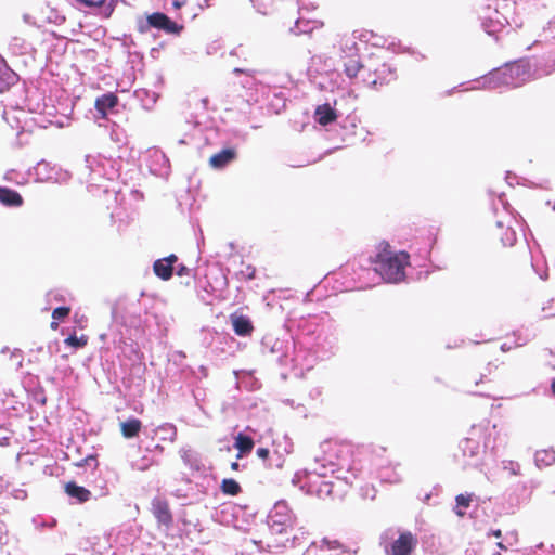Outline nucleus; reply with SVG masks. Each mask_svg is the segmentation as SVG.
<instances>
[{
    "instance_id": "45",
    "label": "nucleus",
    "mask_w": 555,
    "mask_h": 555,
    "mask_svg": "<svg viewBox=\"0 0 555 555\" xmlns=\"http://www.w3.org/2000/svg\"><path fill=\"white\" fill-rule=\"evenodd\" d=\"M70 312V308L68 307H57L53 310L52 312V318L54 320H63L64 318H66Z\"/></svg>"
},
{
    "instance_id": "61",
    "label": "nucleus",
    "mask_w": 555,
    "mask_h": 555,
    "mask_svg": "<svg viewBox=\"0 0 555 555\" xmlns=\"http://www.w3.org/2000/svg\"><path fill=\"white\" fill-rule=\"evenodd\" d=\"M467 392L473 393V395H478V396H482L483 395L482 392L475 391V390H472V389H468Z\"/></svg>"
},
{
    "instance_id": "26",
    "label": "nucleus",
    "mask_w": 555,
    "mask_h": 555,
    "mask_svg": "<svg viewBox=\"0 0 555 555\" xmlns=\"http://www.w3.org/2000/svg\"><path fill=\"white\" fill-rule=\"evenodd\" d=\"M17 80L16 74L7 65L0 56V93L8 90Z\"/></svg>"
},
{
    "instance_id": "62",
    "label": "nucleus",
    "mask_w": 555,
    "mask_h": 555,
    "mask_svg": "<svg viewBox=\"0 0 555 555\" xmlns=\"http://www.w3.org/2000/svg\"><path fill=\"white\" fill-rule=\"evenodd\" d=\"M210 1H211V0H204V4H203V5H201V7H202V8H204V7H205V8L210 7Z\"/></svg>"
},
{
    "instance_id": "28",
    "label": "nucleus",
    "mask_w": 555,
    "mask_h": 555,
    "mask_svg": "<svg viewBox=\"0 0 555 555\" xmlns=\"http://www.w3.org/2000/svg\"><path fill=\"white\" fill-rule=\"evenodd\" d=\"M232 326L235 334L240 336L250 335L254 326L250 319L246 315H232Z\"/></svg>"
},
{
    "instance_id": "55",
    "label": "nucleus",
    "mask_w": 555,
    "mask_h": 555,
    "mask_svg": "<svg viewBox=\"0 0 555 555\" xmlns=\"http://www.w3.org/2000/svg\"><path fill=\"white\" fill-rule=\"evenodd\" d=\"M183 4H184V2H183V1H179V0H175V1L172 2V5H173L175 8H177V9L181 8Z\"/></svg>"
},
{
    "instance_id": "42",
    "label": "nucleus",
    "mask_w": 555,
    "mask_h": 555,
    "mask_svg": "<svg viewBox=\"0 0 555 555\" xmlns=\"http://www.w3.org/2000/svg\"><path fill=\"white\" fill-rule=\"evenodd\" d=\"M284 463H285V459L283 456H281L276 451L275 449L270 453V456H269V460L266 464L267 467H270V468H278V469H281L283 468L284 466Z\"/></svg>"
},
{
    "instance_id": "11",
    "label": "nucleus",
    "mask_w": 555,
    "mask_h": 555,
    "mask_svg": "<svg viewBox=\"0 0 555 555\" xmlns=\"http://www.w3.org/2000/svg\"><path fill=\"white\" fill-rule=\"evenodd\" d=\"M169 493L185 505L198 501L199 494H204L205 491H197L190 478H182L181 485L171 486Z\"/></svg>"
},
{
    "instance_id": "23",
    "label": "nucleus",
    "mask_w": 555,
    "mask_h": 555,
    "mask_svg": "<svg viewBox=\"0 0 555 555\" xmlns=\"http://www.w3.org/2000/svg\"><path fill=\"white\" fill-rule=\"evenodd\" d=\"M54 167L42 159L29 170V173L35 176L37 182H47L54 179Z\"/></svg>"
},
{
    "instance_id": "49",
    "label": "nucleus",
    "mask_w": 555,
    "mask_h": 555,
    "mask_svg": "<svg viewBox=\"0 0 555 555\" xmlns=\"http://www.w3.org/2000/svg\"><path fill=\"white\" fill-rule=\"evenodd\" d=\"M270 453H271V451L267 448H258L256 451V454L258 455V457L262 459L266 464L269 460Z\"/></svg>"
},
{
    "instance_id": "48",
    "label": "nucleus",
    "mask_w": 555,
    "mask_h": 555,
    "mask_svg": "<svg viewBox=\"0 0 555 555\" xmlns=\"http://www.w3.org/2000/svg\"><path fill=\"white\" fill-rule=\"evenodd\" d=\"M12 496L16 500L23 501L27 498V492L22 488H16L12 491Z\"/></svg>"
},
{
    "instance_id": "19",
    "label": "nucleus",
    "mask_w": 555,
    "mask_h": 555,
    "mask_svg": "<svg viewBox=\"0 0 555 555\" xmlns=\"http://www.w3.org/2000/svg\"><path fill=\"white\" fill-rule=\"evenodd\" d=\"M237 157V152L235 147H227L221 150L220 152L214 154L209 158V165L211 168L220 170L225 168L229 164L234 162Z\"/></svg>"
},
{
    "instance_id": "46",
    "label": "nucleus",
    "mask_w": 555,
    "mask_h": 555,
    "mask_svg": "<svg viewBox=\"0 0 555 555\" xmlns=\"http://www.w3.org/2000/svg\"><path fill=\"white\" fill-rule=\"evenodd\" d=\"M11 360L14 361L16 370L23 365V353L20 349H14L10 356Z\"/></svg>"
},
{
    "instance_id": "43",
    "label": "nucleus",
    "mask_w": 555,
    "mask_h": 555,
    "mask_svg": "<svg viewBox=\"0 0 555 555\" xmlns=\"http://www.w3.org/2000/svg\"><path fill=\"white\" fill-rule=\"evenodd\" d=\"M151 465H152V460L146 456L142 457L140 461H133L131 463V466L133 469L142 470V472L147 469Z\"/></svg>"
},
{
    "instance_id": "40",
    "label": "nucleus",
    "mask_w": 555,
    "mask_h": 555,
    "mask_svg": "<svg viewBox=\"0 0 555 555\" xmlns=\"http://www.w3.org/2000/svg\"><path fill=\"white\" fill-rule=\"evenodd\" d=\"M183 29L182 25L173 22L166 15V21L163 22L160 30H164L167 34L179 35Z\"/></svg>"
},
{
    "instance_id": "27",
    "label": "nucleus",
    "mask_w": 555,
    "mask_h": 555,
    "mask_svg": "<svg viewBox=\"0 0 555 555\" xmlns=\"http://www.w3.org/2000/svg\"><path fill=\"white\" fill-rule=\"evenodd\" d=\"M435 242L436 238L433 237L431 235H428L422 238V241L416 242L412 246V250L421 260H427L430 256Z\"/></svg>"
},
{
    "instance_id": "4",
    "label": "nucleus",
    "mask_w": 555,
    "mask_h": 555,
    "mask_svg": "<svg viewBox=\"0 0 555 555\" xmlns=\"http://www.w3.org/2000/svg\"><path fill=\"white\" fill-rule=\"evenodd\" d=\"M261 351L275 357L279 364L284 367L301 371L313 367V359L307 357L305 348H297L289 339H280L272 334H266L261 340Z\"/></svg>"
},
{
    "instance_id": "21",
    "label": "nucleus",
    "mask_w": 555,
    "mask_h": 555,
    "mask_svg": "<svg viewBox=\"0 0 555 555\" xmlns=\"http://www.w3.org/2000/svg\"><path fill=\"white\" fill-rule=\"evenodd\" d=\"M65 493L73 500V503H85L88 502L92 493L87 488L77 485L75 481H69L65 485Z\"/></svg>"
},
{
    "instance_id": "57",
    "label": "nucleus",
    "mask_w": 555,
    "mask_h": 555,
    "mask_svg": "<svg viewBox=\"0 0 555 555\" xmlns=\"http://www.w3.org/2000/svg\"><path fill=\"white\" fill-rule=\"evenodd\" d=\"M231 468H232L233 470H238V469H240V464H238L237 462H233V463L231 464Z\"/></svg>"
},
{
    "instance_id": "5",
    "label": "nucleus",
    "mask_w": 555,
    "mask_h": 555,
    "mask_svg": "<svg viewBox=\"0 0 555 555\" xmlns=\"http://www.w3.org/2000/svg\"><path fill=\"white\" fill-rule=\"evenodd\" d=\"M530 75L531 66L527 60H518L512 63H506L504 66L488 73V87L517 88L528 81Z\"/></svg>"
},
{
    "instance_id": "20",
    "label": "nucleus",
    "mask_w": 555,
    "mask_h": 555,
    "mask_svg": "<svg viewBox=\"0 0 555 555\" xmlns=\"http://www.w3.org/2000/svg\"><path fill=\"white\" fill-rule=\"evenodd\" d=\"M178 261L176 255L158 259L153 264L154 273L162 280L166 281L172 276L173 264Z\"/></svg>"
},
{
    "instance_id": "18",
    "label": "nucleus",
    "mask_w": 555,
    "mask_h": 555,
    "mask_svg": "<svg viewBox=\"0 0 555 555\" xmlns=\"http://www.w3.org/2000/svg\"><path fill=\"white\" fill-rule=\"evenodd\" d=\"M152 512L154 517L160 525L169 527L173 522L172 514L169 504L165 499L154 498L152 501Z\"/></svg>"
},
{
    "instance_id": "15",
    "label": "nucleus",
    "mask_w": 555,
    "mask_h": 555,
    "mask_svg": "<svg viewBox=\"0 0 555 555\" xmlns=\"http://www.w3.org/2000/svg\"><path fill=\"white\" fill-rule=\"evenodd\" d=\"M490 241L493 248L513 246L516 235L512 228L503 227L501 222H498L495 228L491 230Z\"/></svg>"
},
{
    "instance_id": "64",
    "label": "nucleus",
    "mask_w": 555,
    "mask_h": 555,
    "mask_svg": "<svg viewBox=\"0 0 555 555\" xmlns=\"http://www.w3.org/2000/svg\"><path fill=\"white\" fill-rule=\"evenodd\" d=\"M238 138H240L242 141H245V139H246V134H245V133H241V134H238Z\"/></svg>"
},
{
    "instance_id": "60",
    "label": "nucleus",
    "mask_w": 555,
    "mask_h": 555,
    "mask_svg": "<svg viewBox=\"0 0 555 555\" xmlns=\"http://www.w3.org/2000/svg\"><path fill=\"white\" fill-rule=\"evenodd\" d=\"M283 402H284L285 404H287V405L294 406V400H292V399H286V400H284Z\"/></svg>"
},
{
    "instance_id": "37",
    "label": "nucleus",
    "mask_w": 555,
    "mask_h": 555,
    "mask_svg": "<svg viewBox=\"0 0 555 555\" xmlns=\"http://www.w3.org/2000/svg\"><path fill=\"white\" fill-rule=\"evenodd\" d=\"M319 547L323 552H330L327 555H334L332 552H335L336 555L344 552L343 545L338 541H331L326 538L321 541Z\"/></svg>"
},
{
    "instance_id": "58",
    "label": "nucleus",
    "mask_w": 555,
    "mask_h": 555,
    "mask_svg": "<svg viewBox=\"0 0 555 555\" xmlns=\"http://www.w3.org/2000/svg\"><path fill=\"white\" fill-rule=\"evenodd\" d=\"M285 542H289V538H286L284 541L278 542L276 546H286Z\"/></svg>"
},
{
    "instance_id": "50",
    "label": "nucleus",
    "mask_w": 555,
    "mask_h": 555,
    "mask_svg": "<svg viewBox=\"0 0 555 555\" xmlns=\"http://www.w3.org/2000/svg\"><path fill=\"white\" fill-rule=\"evenodd\" d=\"M255 268L251 266H247L246 270L241 271V273L244 275L245 279L251 280L255 276Z\"/></svg>"
},
{
    "instance_id": "35",
    "label": "nucleus",
    "mask_w": 555,
    "mask_h": 555,
    "mask_svg": "<svg viewBox=\"0 0 555 555\" xmlns=\"http://www.w3.org/2000/svg\"><path fill=\"white\" fill-rule=\"evenodd\" d=\"M254 447V441L250 437L238 434L235 438V448L240 451L237 457H241L243 454L251 451Z\"/></svg>"
},
{
    "instance_id": "17",
    "label": "nucleus",
    "mask_w": 555,
    "mask_h": 555,
    "mask_svg": "<svg viewBox=\"0 0 555 555\" xmlns=\"http://www.w3.org/2000/svg\"><path fill=\"white\" fill-rule=\"evenodd\" d=\"M118 98L112 92H107L95 100L96 116L108 118L109 115L117 112Z\"/></svg>"
},
{
    "instance_id": "24",
    "label": "nucleus",
    "mask_w": 555,
    "mask_h": 555,
    "mask_svg": "<svg viewBox=\"0 0 555 555\" xmlns=\"http://www.w3.org/2000/svg\"><path fill=\"white\" fill-rule=\"evenodd\" d=\"M336 118V109L330 103L319 105L314 111V120L322 126L332 124Z\"/></svg>"
},
{
    "instance_id": "47",
    "label": "nucleus",
    "mask_w": 555,
    "mask_h": 555,
    "mask_svg": "<svg viewBox=\"0 0 555 555\" xmlns=\"http://www.w3.org/2000/svg\"><path fill=\"white\" fill-rule=\"evenodd\" d=\"M485 77H481L477 80H474V81H470V82H466V83H463L462 86L464 85H468L467 88H465L464 90H468V89H481L483 88L485 86V80H483Z\"/></svg>"
},
{
    "instance_id": "52",
    "label": "nucleus",
    "mask_w": 555,
    "mask_h": 555,
    "mask_svg": "<svg viewBox=\"0 0 555 555\" xmlns=\"http://www.w3.org/2000/svg\"><path fill=\"white\" fill-rule=\"evenodd\" d=\"M190 269L188 267H185L184 264H179L176 269V273L177 275L179 276H183V275H189L190 274Z\"/></svg>"
},
{
    "instance_id": "38",
    "label": "nucleus",
    "mask_w": 555,
    "mask_h": 555,
    "mask_svg": "<svg viewBox=\"0 0 555 555\" xmlns=\"http://www.w3.org/2000/svg\"><path fill=\"white\" fill-rule=\"evenodd\" d=\"M275 451L285 459L286 455L293 452V442L289 438L284 436L282 440L275 441Z\"/></svg>"
},
{
    "instance_id": "53",
    "label": "nucleus",
    "mask_w": 555,
    "mask_h": 555,
    "mask_svg": "<svg viewBox=\"0 0 555 555\" xmlns=\"http://www.w3.org/2000/svg\"><path fill=\"white\" fill-rule=\"evenodd\" d=\"M198 374L201 377H207V375H208L207 369L204 365H201L198 367Z\"/></svg>"
},
{
    "instance_id": "7",
    "label": "nucleus",
    "mask_w": 555,
    "mask_h": 555,
    "mask_svg": "<svg viewBox=\"0 0 555 555\" xmlns=\"http://www.w3.org/2000/svg\"><path fill=\"white\" fill-rule=\"evenodd\" d=\"M115 171L111 159L101 155H87L83 160L82 175L90 185L103 186L102 181L113 179Z\"/></svg>"
},
{
    "instance_id": "29",
    "label": "nucleus",
    "mask_w": 555,
    "mask_h": 555,
    "mask_svg": "<svg viewBox=\"0 0 555 555\" xmlns=\"http://www.w3.org/2000/svg\"><path fill=\"white\" fill-rule=\"evenodd\" d=\"M322 24L315 20H305L299 17L293 27L289 28V33L294 35L309 34L313 29L321 27Z\"/></svg>"
},
{
    "instance_id": "56",
    "label": "nucleus",
    "mask_w": 555,
    "mask_h": 555,
    "mask_svg": "<svg viewBox=\"0 0 555 555\" xmlns=\"http://www.w3.org/2000/svg\"><path fill=\"white\" fill-rule=\"evenodd\" d=\"M298 540H299V539H298V537H297V535H293L291 545H292L293 547L297 546V545H298V543H297V541H298Z\"/></svg>"
},
{
    "instance_id": "30",
    "label": "nucleus",
    "mask_w": 555,
    "mask_h": 555,
    "mask_svg": "<svg viewBox=\"0 0 555 555\" xmlns=\"http://www.w3.org/2000/svg\"><path fill=\"white\" fill-rule=\"evenodd\" d=\"M534 461L539 468L548 467L555 463V451L553 449L538 450Z\"/></svg>"
},
{
    "instance_id": "63",
    "label": "nucleus",
    "mask_w": 555,
    "mask_h": 555,
    "mask_svg": "<svg viewBox=\"0 0 555 555\" xmlns=\"http://www.w3.org/2000/svg\"><path fill=\"white\" fill-rule=\"evenodd\" d=\"M322 56H313L312 57V64H315L318 60H321Z\"/></svg>"
},
{
    "instance_id": "39",
    "label": "nucleus",
    "mask_w": 555,
    "mask_h": 555,
    "mask_svg": "<svg viewBox=\"0 0 555 555\" xmlns=\"http://www.w3.org/2000/svg\"><path fill=\"white\" fill-rule=\"evenodd\" d=\"M379 478L383 482L396 483L401 480L400 475L395 468L384 467L379 470Z\"/></svg>"
},
{
    "instance_id": "31",
    "label": "nucleus",
    "mask_w": 555,
    "mask_h": 555,
    "mask_svg": "<svg viewBox=\"0 0 555 555\" xmlns=\"http://www.w3.org/2000/svg\"><path fill=\"white\" fill-rule=\"evenodd\" d=\"M155 434L162 441H175L177 437V428L170 423H165L155 429Z\"/></svg>"
},
{
    "instance_id": "2",
    "label": "nucleus",
    "mask_w": 555,
    "mask_h": 555,
    "mask_svg": "<svg viewBox=\"0 0 555 555\" xmlns=\"http://www.w3.org/2000/svg\"><path fill=\"white\" fill-rule=\"evenodd\" d=\"M285 325L288 330H297L302 344L308 348L305 349L306 354L313 359V364L318 360L331 358L338 350L337 326L328 312L297 315L293 311L288 314Z\"/></svg>"
},
{
    "instance_id": "14",
    "label": "nucleus",
    "mask_w": 555,
    "mask_h": 555,
    "mask_svg": "<svg viewBox=\"0 0 555 555\" xmlns=\"http://www.w3.org/2000/svg\"><path fill=\"white\" fill-rule=\"evenodd\" d=\"M396 79V70L388 64H382L375 68L372 73L369 69L367 76H363V81L373 87L378 88L384 85H388L390 81Z\"/></svg>"
},
{
    "instance_id": "3",
    "label": "nucleus",
    "mask_w": 555,
    "mask_h": 555,
    "mask_svg": "<svg viewBox=\"0 0 555 555\" xmlns=\"http://www.w3.org/2000/svg\"><path fill=\"white\" fill-rule=\"evenodd\" d=\"M409 254L405 251L396 253L388 243H382L374 258H369V263L373 268L360 267L358 273V283L360 288H366L372 285L366 281L370 275L380 278L388 283H399L405 278V267L409 263Z\"/></svg>"
},
{
    "instance_id": "16",
    "label": "nucleus",
    "mask_w": 555,
    "mask_h": 555,
    "mask_svg": "<svg viewBox=\"0 0 555 555\" xmlns=\"http://www.w3.org/2000/svg\"><path fill=\"white\" fill-rule=\"evenodd\" d=\"M415 545L413 535L404 532L390 544H385V552L388 555H409Z\"/></svg>"
},
{
    "instance_id": "10",
    "label": "nucleus",
    "mask_w": 555,
    "mask_h": 555,
    "mask_svg": "<svg viewBox=\"0 0 555 555\" xmlns=\"http://www.w3.org/2000/svg\"><path fill=\"white\" fill-rule=\"evenodd\" d=\"M482 439L483 447H486L485 427L482 425H473L469 431V436L463 439L460 443V449L464 457H468L466 465L477 466L478 455L480 450V441L476 439Z\"/></svg>"
},
{
    "instance_id": "59",
    "label": "nucleus",
    "mask_w": 555,
    "mask_h": 555,
    "mask_svg": "<svg viewBox=\"0 0 555 555\" xmlns=\"http://www.w3.org/2000/svg\"><path fill=\"white\" fill-rule=\"evenodd\" d=\"M551 391H552L553 396L555 397V378L551 383Z\"/></svg>"
},
{
    "instance_id": "54",
    "label": "nucleus",
    "mask_w": 555,
    "mask_h": 555,
    "mask_svg": "<svg viewBox=\"0 0 555 555\" xmlns=\"http://www.w3.org/2000/svg\"><path fill=\"white\" fill-rule=\"evenodd\" d=\"M364 496H370L371 499L375 498V491L374 489H367V491L363 494Z\"/></svg>"
},
{
    "instance_id": "34",
    "label": "nucleus",
    "mask_w": 555,
    "mask_h": 555,
    "mask_svg": "<svg viewBox=\"0 0 555 555\" xmlns=\"http://www.w3.org/2000/svg\"><path fill=\"white\" fill-rule=\"evenodd\" d=\"M135 96L142 102L145 109H151L157 101V94L146 89L137 90Z\"/></svg>"
},
{
    "instance_id": "22",
    "label": "nucleus",
    "mask_w": 555,
    "mask_h": 555,
    "mask_svg": "<svg viewBox=\"0 0 555 555\" xmlns=\"http://www.w3.org/2000/svg\"><path fill=\"white\" fill-rule=\"evenodd\" d=\"M166 21V14L162 12H155L146 16L145 20H138V30L142 34L150 31L151 28H162L163 22Z\"/></svg>"
},
{
    "instance_id": "33",
    "label": "nucleus",
    "mask_w": 555,
    "mask_h": 555,
    "mask_svg": "<svg viewBox=\"0 0 555 555\" xmlns=\"http://www.w3.org/2000/svg\"><path fill=\"white\" fill-rule=\"evenodd\" d=\"M141 421L138 418H130L121 423V433L126 438L135 437L141 429Z\"/></svg>"
},
{
    "instance_id": "9",
    "label": "nucleus",
    "mask_w": 555,
    "mask_h": 555,
    "mask_svg": "<svg viewBox=\"0 0 555 555\" xmlns=\"http://www.w3.org/2000/svg\"><path fill=\"white\" fill-rule=\"evenodd\" d=\"M146 313L145 307L140 299H128L119 302L113 310V318L127 327H137L142 322V315Z\"/></svg>"
},
{
    "instance_id": "6",
    "label": "nucleus",
    "mask_w": 555,
    "mask_h": 555,
    "mask_svg": "<svg viewBox=\"0 0 555 555\" xmlns=\"http://www.w3.org/2000/svg\"><path fill=\"white\" fill-rule=\"evenodd\" d=\"M356 38H359L362 42H370L374 46L380 44V38H377L372 31H353L351 37H347L341 43V57L344 60V72L348 78L352 79L357 77L358 73L364 69V66L359 60V47L356 42Z\"/></svg>"
},
{
    "instance_id": "13",
    "label": "nucleus",
    "mask_w": 555,
    "mask_h": 555,
    "mask_svg": "<svg viewBox=\"0 0 555 555\" xmlns=\"http://www.w3.org/2000/svg\"><path fill=\"white\" fill-rule=\"evenodd\" d=\"M146 166L150 172L157 177H167L170 172L169 159L166 154L158 149L149 151Z\"/></svg>"
},
{
    "instance_id": "12",
    "label": "nucleus",
    "mask_w": 555,
    "mask_h": 555,
    "mask_svg": "<svg viewBox=\"0 0 555 555\" xmlns=\"http://www.w3.org/2000/svg\"><path fill=\"white\" fill-rule=\"evenodd\" d=\"M179 454L184 465L189 467L192 474H198L207 478V472L209 468L207 467L203 456L197 451L190 447H182Z\"/></svg>"
},
{
    "instance_id": "41",
    "label": "nucleus",
    "mask_w": 555,
    "mask_h": 555,
    "mask_svg": "<svg viewBox=\"0 0 555 555\" xmlns=\"http://www.w3.org/2000/svg\"><path fill=\"white\" fill-rule=\"evenodd\" d=\"M3 179L7 182H11V183H15V184H24L27 181V179L23 175H21L18 171H16L15 169L7 170L3 176Z\"/></svg>"
},
{
    "instance_id": "8",
    "label": "nucleus",
    "mask_w": 555,
    "mask_h": 555,
    "mask_svg": "<svg viewBox=\"0 0 555 555\" xmlns=\"http://www.w3.org/2000/svg\"><path fill=\"white\" fill-rule=\"evenodd\" d=\"M294 524L295 516L285 501L275 503L267 517V525L272 535L288 534Z\"/></svg>"
},
{
    "instance_id": "25",
    "label": "nucleus",
    "mask_w": 555,
    "mask_h": 555,
    "mask_svg": "<svg viewBox=\"0 0 555 555\" xmlns=\"http://www.w3.org/2000/svg\"><path fill=\"white\" fill-rule=\"evenodd\" d=\"M0 203L5 207H21L24 203L22 195L7 186H0Z\"/></svg>"
},
{
    "instance_id": "36",
    "label": "nucleus",
    "mask_w": 555,
    "mask_h": 555,
    "mask_svg": "<svg viewBox=\"0 0 555 555\" xmlns=\"http://www.w3.org/2000/svg\"><path fill=\"white\" fill-rule=\"evenodd\" d=\"M241 490L242 489H241L240 483L232 478L223 479L221 482V491L224 494L237 495L241 492Z\"/></svg>"
},
{
    "instance_id": "51",
    "label": "nucleus",
    "mask_w": 555,
    "mask_h": 555,
    "mask_svg": "<svg viewBox=\"0 0 555 555\" xmlns=\"http://www.w3.org/2000/svg\"><path fill=\"white\" fill-rule=\"evenodd\" d=\"M79 466L86 465V466H93L95 467L98 465L96 457L94 455H89L83 460V464H78Z\"/></svg>"
},
{
    "instance_id": "1",
    "label": "nucleus",
    "mask_w": 555,
    "mask_h": 555,
    "mask_svg": "<svg viewBox=\"0 0 555 555\" xmlns=\"http://www.w3.org/2000/svg\"><path fill=\"white\" fill-rule=\"evenodd\" d=\"M322 456H315L314 467L295 473L292 483L319 499L343 498L348 486L358 477L348 444L326 440L320 446Z\"/></svg>"
},
{
    "instance_id": "44",
    "label": "nucleus",
    "mask_w": 555,
    "mask_h": 555,
    "mask_svg": "<svg viewBox=\"0 0 555 555\" xmlns=\"http://www.w3.org/2000/svg\"><path fill=\"white\" fill-rule=\"evenodd\" d=\"M65 343L69 346H73L75 348L82 347L87 344V338L82 335L81 337H77L75 335H72L65 339Z\"/></svg>"
},
{
    "instance_id": "32",
    "label": "nucleus",
    "mask_w": 555,
    "mask_h": 555,
    "mask_svg": "<svg viewBox=\"0 0 555 555\" xmlns=\"http://www.w3.org/2000/svg\"><path fill=\"white\" fill-rule=\"evenodd\" d=\"M474 495L473 494H459L455 498V507L454 513L459 517H463L466 514V509L470 506V503L473 502Z\"/></svg>"
}]
</instances>
